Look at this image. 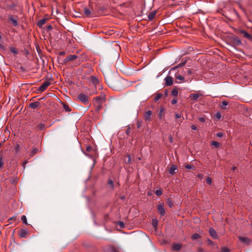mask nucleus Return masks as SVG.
Instances as JSON below:
<instances>
[{
    "mask_svg": "<svg viewBox=\"0 0 252 252\" xmlns=\"http://www.w3.org/2000/svg\"><path fill=\"white\" fill-rule=\"evenodd\" d=\"M192 73V71L190 69H189L188 70V74H191Z\"/></svg>",
    "mask_w": 252,
    "mask_h": 252,
    "instance_id": "e2e57ef3",
    "label": "nucleus"
},
{
    "mask_svg": "<svg viewBox=\"0 0 252 252\" xmlns=\"http://www.w3.org/2000/svg\"><path fill=\"white\" fill-rule=\"evenodd\" d=\"M101 103H97V105L96 106V110L97 111H99L101 108Z\"/></svg>",
    "mask_w": 252,
    "mask_h": 252,
    "instance_id": "a19ab883",
    "label": "nucleus"
},
{
    "mask_svg": "<svg viewBox=\"0 0 252 252\" xmlns=\"http://www.w3.org/2000/svg\"><path fill=\"white\" fill-rule=\"evenodd\" d=\"M206 183L209 184V185H211V183H212V179L210 177H208L207 179H206Z\"/></svg>",
    "mask_w": 252,
    "mask_h": 252,
    "instance_id": "c03bdc74",
    "label": "nucleus"
},
{
    "mask_svg": "<svg viewBox=\"0 0 252 252\" xmlns=\"http://www.w3.org/2000/svg\"><path fill=\"white\" fill-rule=\"evenodd\" d=\"M111 252H119V251L118 249L115 248H112L110 250Z\"/></svg>",
    "mask_w": 252,
    "mask_h": 252,
    "instance_id": "a18cd8bd",
    "label": "nucleus"
},
{
    "mask_svg": "<svg viewBox=\"0 0 252 252\" xmlns=\"http://www.w3.org/2000/svg\"><path fill=\"white\" fill-rule=\"evenodd\" d=\"M216 117L218 119H220L221 118V115L220 113H217L216 115Z\"/></svg>",
    "mask_w": 252,
    "mask_h": 252,
    "instance_id": "603ef678",
    "label": "nucleus"
},
{
    "mask_svg": "<svg viewBox=\"0 0 252 252\" xmlns=\"http://www.w3.org/2000/svg\"><path fill=\"white\" fill-rule=\"evenodd\" d=\"M46 19H42L41 20H40V21H39L38 22V26L39 27H42L44 24H45L46 23Z\"/></svg>",
    "mask_w": 252,
    "mask_h": 252,
    "instance_id": "412c9836",
    "label": "nucleus"
},
{
    "mask_svg": "<svg viewBox=\"0 0 252 252\" xmlns=\"http://www.w3.org/2000/svg\"><path fill=\"white\" fill-rule=\"evenodd\" d=\"M105 82L109 87L114 89L117 86L116 81L111 77L108 76L105 78Z\"/></svg>",
    "mask_w": 252,
    "mask_h": 252,
    "instance_id": "f257e3e1",
    "label": "nucleus"
},
{
    "mask_svg": "<svg viewBox=\"0 0 252 252\" xmlns=\"http://www.w3.org/2000/svg\"><path fill=\"white\" fill-rule=\"evenodd\" d=\"M3 154L0 153V169L3 166Z\"/></svg>",
    "mask_w": 252,
    "mask_h": 252,
    "instance_id": "a878e982",
    "label": "nucleus"
},
{
    "mask_svg": "<svg viewBox=\"0 0 252 252\" xmlns=\"http://www.w3.org/2000/svg\"><path fill=\"white\" fill-rule=\"evenodd\" d=\"M199 121L200 122L204 123L205 122V119L204 117H199Z\"/></svg>",
    "mask_w": 252,
    "mask_h": 252,
    "instance_id": "de8ad7c7",
    "label": "nucleus"
},
{
    "mask_svg": "<svg viewBox=\"0 0 252 252\" xmlns=\"http://www.w3.org/2000/svg\"><path fill=\"white\" fill-rule=\"evenodd\" d=\"M182 245L179 244H173L172 245V249L173 251H179L181 250Z\"/></svg>",
    "mask_w": 252,
    "mask_h": 252,
    "instance_id": "ddd939ff",
    "label": "nucleus"
},
{
    "mask_svg": "<svg viewBox=\"0 0 252 252\" xmlns=\"http://www.w3.org/2000/svg\"><path fill=\"white\" fill-rule=\"evenodd\" d=\"M223 133L222 132H218L217 133V136L219 137H222L223 136Z\"/></svg>",
    "mask_w": 252,
    "mask_h": 252,
    "instance_id": "3c124183",
    "label": "nucleus"
},
{
    "mask_svg": "<svg viewBox=\"0 0 252 252\" xmlns=\"http://www.w3.org/2000/svg\"><path fill=\"white\" fill-rule=\"evenodd\" d=\"M236 168V167L235 166H233L232 168V170H235Z\"/></svg>",
    "mask_w": 252,
    "mask_h": 252,
    "instance_id": "774afa93",
    "label": "nucleus"
},
{
    "mask_svg": "<svg viewBox=\"0 0 252 252\" xmlns=\"http://www.w3.org/2000/svg\"><path fill=\"white\" fill-rule=\"evenodd\" d=\"M77 58V56L74 55H70L63 60V63L64 64H66L67 63V62L74 61L75 60H76Z\"/></svg>",
    "mask_w": 252,
    "mask_h": 252,
    "instance_id": "39448f33",
    "label": "nucleus"
},
{
    "mask_svg": "<svg viewBox=\"0 0 252 252\" xmlns=\"http://www.w3.org/2000/svg\"><path fill=\"white\" fill-rule=\"evenodd\" d=\"M125 162L127 163H130L131 162V157L130 155H127L125 159Z\"/></svg>",
    "mask_w": 252,
    "mask_h": 252,
    "instance_id": "7c9ffc66",
    "label": "nucleus"
},
{
    "mask_svg": "<svg viewBox=\"0 0 252 252\" xmlns=\"http://www.w3.org/2000/svg\"><path fill=\"white\" fill-rule=\"evenodd\" d=\"M209 232L210 235L214 239H217L218 238V235L215 231V230L212 228H210Z\"/></svg>",
    "mask_w": 252,
    "mask_h": 252,
    "instance_id": "f8f14e48",
    "label": "nucleus"
},
{
    "mask_svg": "<svg viewBox=\"0 0 252 252\" xmlns=\"http://www.w3.org/2000/svg\"><path fill=\"white\" fill-rule=\"evenodd\" d=\"M238 239L240 241L246 244H249L250 242V239L248 237L239 236Z\"/></svg>",
    "mask_w": 252,
    "mask_h": 252,
    "instance_id": "9b49d317",
    "label": "nucleus"
},
{
    "mask_svg": "<svg viewBox=\"0 0 252 252\" xmlns=\"http://www.w3.org/2000/svg\"><path fill=\"white\" fill-rule=\"evenodd\" d=\"M165 84L167 86H171L173 84V78L170 76H167L165 78Z\"/></svg>",
    "mask_w": 252,
    "mask_h": 252,
    "instance_id": "6e6552de",
    "label": "nucleus"
},
{
    "mask_svg": "<svg viewBox=\"0 0 252 252\" xmlns=\"http://www.w3.org/2000/svg\"><path fill=\"white\" fill-rule=\"evenodd\" d=\"M50 82L48 81H44L38 88V91L40 92H43L50 85Z\"/></svg>",
    "mask_w": 252,
    "mask_h": 252,
    "instance_id": "7ed1b4c3",
    "label": "nucleus"
},
{
    "mask_svg": "<svg viewBox=\"0 0 252 252\" xmlns=\"http://www.w3.org/2000/svg\"><path fill=\"white\" fill-rule=\"evenodd\" d=\"M38 149L36 148H33L30 153V156L33 157L38 152Z\"/></svg>",
    "mask_w": 252,
    "mask_h": 252,
    "instance_id": "bb28decb",
    "label": "nucleus"
},
{
    "mask_svg": "<svg viewBox=\"0 0 252 252\" xmlns=\"http://www.w3.org/2000/svg\"><path fill=\"white\" fill-rule=\"evenodd\" d=\"M152 114V112L150 110L145 112V113L144 114L145 120L146 121H151Z\"/></svg>",
    "mask_w": 252,
    "mask_h": 252,
    "instance_id": "1a4fd4ad",
    "label": "nucleus"
},
{
    "mask_svg": "<svg viewBox=\"0 0 252 252\" xmlns=\"http://www.w3.org/2000/svg\"><path fill=\"white\" fill-rule=\"evenodd\" d=\"M177 169V166L173 164L171 166L170 169H169V173L173 175L175 173V171Z\"/></svg>",
    "mask_w": 252,
    "mask_h": 252,
    "instance_id": "2eb2a0df",
    "label": "nucleus"
},
{
    "mask_svg": "<svg viewBox=\"0 0 252 252\" xmlns=\"http://www.w3.org/2000/svg\"><path fill=\"white\" fill-rule=\"evenodd\" d=\"M228 105V102L226 101H223L221 102L220 107L222 109H225L226 106Z\"/></svg>",
    "mask_w": 252,
    "mask_h": 252,
    "instance_id": "393cba45",
    "label": "nucleus"
},
{
    "mask_svg": "<svg viewBox=\"0 0 252 252\" xmlns=\"http://www.w3.org/2000/svg\"><path fill=\"white\" fill-rule=\"evenodd\" d=\"M178 91L176 90H173L172 91V94L174 96H176L178 95Z\"/></svg>",
    "mask_w": 252,
    "mask_h": 252,
    "instance_id": "58836bf2",
    "label": "nucleus"
},
{
    "mask_svg": "<svg viewBox=\"0 0 252 252\" xmlns=\"http://www.w3.org/2000/svg\"><path fill=\"white\" fill-rule=\"evenodd\" d=\"M186 63V62H182L179 64H178L177 65V67H178V68L179 67H182V66H183L184 65H185Z\"/></svg>",
    "mask_w": 252,
    "mask_h": 252,
    "instance_id": "37998d69",
    "label": "nucleus"
},
{
    "mask_svg": "<svg viewBox=\"0 0 252 252\" xmlns=\"http://www.w3.org/2000/svg\"><path fill=\"white\" fill-rule=\"evenodd\" d=\"M185 167L186 168L188 169H192V168H194V166L190 165V164H187L186 166H185Z\"/></svg>",
    "mask_w": 252,
    "mask_h": 252,
    "instance_id": "79ce46f5",
    "label": "nucleus"
},
{
    "mask_svg": "<svg viewBox=\"0 0 252 252\" xmlns=\"http://www.w3.org/2000/svg\"><path fill=\"white\" fill-rule=\"evenodd\" d=\"M9 19L12 22V24L14 26H17L18 25V22L16 18L12 16H10Z\"/></svg>",
    "mask_w": 252,
    "mask_h": 252,
    "instance_id": "4468645a",
    "label": "nucleus"
},
{
    "mask_svg": "<svg viewBox=\"0 0 252 252\" xmlns=\"http://www.w3.org/2000/svg\"><path fill=\"white\" fill-rule=\"evenodd\" d=\"M80 63V61H78L77 63H76V64H75V65H78V64H79Z\"/></svg>",
    "mask_w": 252,
    "mask_h": 252,
    "instance_id": "69168bd1",
    "label": "nucleus"
},
{
    "mask_svg": "<svg viewBox=\"0 0 252 252\" xmlns=\"http://www.w3.org/2000/svg\"><path fill=\"white\" fill-rule=\"evenodd\" d=\"M172 104H175L177 103V100L176 99H173L171 102Z\"/></svg>",
    "mask_w": 252,
    "mask_h": 252,
    "instance_id": "bf43d9fd",
    "label": "nucleus"
},
{
    "mask_svg": "<svg viewBox=\"0 0 252 252\" xmlns=\"http://www.w3.org/2000/svg\"><path fill=\"white\" fill-rule=\"evenodd\" d=\"M211 144L216 148H218L220 146V144L219 142L215 141H212Z\"/></svg>",
    "mask_w": 252,
    "mask_h": 252,
    "instance_id": "2f4dec72",
    "label": "nucleus"
},
{
    "mask_svg": "<svg viewBox=\"0 0 252 252\" xmlns=\"http://www.w3.org/2000/svg\"><path fill=\"white\" fill-rule=\"evenodd\" d=\"M10 182L12 184H15L16 182V178H11L10 179Z\"/></svg>",
    "mask_w": 252,
    "mask_h": 252,
    "instance_id": "49530a36",
    "label": "nucleus"
},
{
    "mask_svg": "<svg viewBox=\"0 0 252 252\" xmlns=\"http://www.w3.org/2000/svg\"><path fill=\"white\" fill-rule=\"evenodd\" d=\"M200 236L198 234L195 233L192 235L191 238L192 240H197V239H199L200 238Z\"/></svg>",
    "mask_w": 252,
    "mask_h": 252,
    "instance_id": "c85d7f7f",
    "label": "nucleus"
},
{
    "mask_svg": "<svg viewBox=\"0 0 252 252\" xmlns=\"http://www.w3.org/2000/svg\"><path fill=\"white\" fill-rule=\"evenodd\" d=\"M27 161H25L23 163V166L24 167L25 165L27 164Z\"/></svg>",
    "mask_w": 252,
    "mask_h": 252,
    "instance_id": "0e129e2a",
    "label": "nucleus"
},
{
    "mask_svg": "<svg viewBox=\"0 0 252 252\" xmlns=\"http://www.w3.org/2000/svg\"><path fill=\"white\" fill-rule=\"evenodd\" d=\"M167 203L168 205V206L170 207V208H171L173 206V203H172V202L171 201V200L169 199H168L167 201Z\"/></svg>",
    "mask_w": 252,
    "mask_h": 252,
    "instance_id": "c9c22d12",
    "label": "nucleus"
},
{
    "mask_svg": "<svg viewBox=\"0 0 252 252\" xmlns=\"http://www.w3.org/2000/svg\"><path fill=\"white\" fill-rule=\"evenodd\" d=\"M199 97V95L198 94H192L190 95V98L192 100H196Z\"/></svg>",
    "mask_w": 252,
    "mask_h": 252,
    "instance_id": "6ab92c4d",
    "label": "nucleus"
},
{
    "mask_svg": "<svg viewBox=\"0 0 252 252\" xmlns=\"http://www.w3.org/2000/svg\"><path fill=\"white\" fill-rule=\"evenodd\" d=\"M108 185L110 186L111 189H113L114 188V185L113 181L111 179H109L108 182Z\"/></svg>",
    "mask_w": 252,
    "mask_h": 252,
    "instance_id": "5701e85b",
    "label": "nucleus"
},
{
    "mask_svg": "<svg viewBox=\"0 0 252 252\" xmlns=\"http://www.w3.org/2000/svg\"><path fill=\"white\" fill-rule=\"evenodd\" d=\"M130 132V127H127L126 129V133L127 135H128L129 134V133Z\"/></svg>",
    "mask_w": 252,
    "mask_h": 252,
    "instance_id": "09e8293b",
    "label": "nucleus"
},
{
    "mask_svg": "<svg viewBox=\"0 0 252 252\" xmlns=\"http://www.w3.org/2000/svg\"><path fill=\"white\" fill-rule=\"evenodd\" d=\"M92 149V148L91 146H88L86 148V151L88 152H90Z\"/></svg>",
    "mask_w": 252,
    "mask_h": 252,
    "instance_id": "864d4df0",
    "label": "nucleus"
},
{
    "mask_svg": "<svg viewBox=\"0 0 252 252\" xmlns=\"http://www.w3.org/2000/svg\"><path fill=\"white\" fill-rule=\"evenodd\" d=\"M169 140L170 143L173 142V137L171 136H169Z\"/></svg>",
    "mask_w": 252,
    "mask_h": 252,
    "instance_id": "13d9d810",
    "label": "nucleus"
},
{
    "mask_svg": "<svg viewBox=\"0 0 252 252\" xmlns=\"http://www.w3.org/2000/svg\"><path fill=\"white\" fill-rule=\"evenodd\" d=\"M177 68H178V67H177V65L175 66V67H172L171 69V70H176Z\"/></svg>",
    "mask_w": 252,
    "mask_h": 252,
    "instance_id": "680f3d73",
    "label": "nucleus"
},
{
    "mask_svg": "<svg viewBox=\"0 0 252 252\" xmlns=\"http://www.w3.org/2000/svg\"><path fill=\"white\" fill-rule=\"evenodd\" d=\"M63 107L64 110L66 112H70V111H71V109H70V107H69V106L67 104H63Z\"/></svg>",
    "mask_w": 252,
    "mask_h": 252,
    "instance_id": "cd10ccee",
    "label": "nucleus"
},
{
    "mask_svg": "<svg viewBox=\"0 0 252 252\" xmlns=\"http://www.w3.org/2000/svg\"><path fill=\"white\" fill-rule=\"evenodd\" d=\"M161 96H162V94H156V95H155V96L154 97L155 101L158 100L161 98Z\"/></svg>",
    "mask_w": 252,
    "mask_h": 252,
    "instance_id": "c756f323",
    "label": "nucleus"
},
{
    "mask_svg": "<svg viewBox=\"0 0 252 252\" xmlns=\"http://www.w3.org/2000/svg\"><path fill=\"white\" fill-rule=\"evenodd\" d=\"M105 95L102 94L99 96H96L94 98V101H96L97 103H102L105 100Z\"/></svg>",
    "mask_w": 252,
    "mask_h": 252,
    "instance_id": "20e7f679",
    "label": "nucleus"
},
{
    "mask_svg": "<svg viewBox=\"0 0 252 252\" xmlns=\"http://www.w3.org/2000/svg\"><path fill=\"white\" fill-rule=\"evenodd\" d=\"M47 29H48V30H52V26H51V25H49V26L47 27Z\"/></svg>",
    "mask_w": 252,
    "mask_h": 252,
    "instance_id": "052dcab7",
    "label": "nucleus"
},
{
    "mask_svg": "<svg viewBox=\"0 0 252 252\" xmlns=\"http://www.w3.org/2000/svg\"><path fill=\"white\" fill-rule=\"evenodd\" d=\"M220 252H230V250L227 248L224 247L221 249Z\"/></svg>",
    "mask_w": 252,
    "mask_h": 252,
    "instance_id": "4c0bfd02",
    "label": "nucleus"
},
{
    "mask_svg": "<svg viewBox=\"0 0 252 252\" xmlns=\"http://www.w3.org/2000/svg\"><path fill=\"white\" fill-rule=\"evenodd\" d=\"M11 51L16 54L17 53V51H16L15 49H14V48L11 49Z\"/></svg>",
    "mask_w": 252,
    "mask_h": 252,
    "instance_id": "6e6d98bb",
    "label": "nucleus"
},
{
    "mask_svg": "<svg viewBox=\"0 0 252 252\" xmlns=\"http://www.w3.org/2000/svg\"><path fill=\"white\" fill-rule=\"evenodd\" d=\"M27 234V231L26 229H22L19 232V236L21 237H25Z\"/></svg>",
    "mask_w": 252,
    "mask_h": 252,
    "instance_id": "a211bd4d",
    "label": "nucleus"
},
{
    "mask_svg": "<svg viewBox=\"0 0 252 252\" xmlns=\"http://www.w3.org/2000/svg\"><path fill=\"white\" fill-rule=\"evenodd\" d=\"M78 98L84 104H89V100L88 96L83 94H80L78 95Z\"/></svg>",
    "mask_w": 252,
    "mask_h": 252,
    "instance_id": "f03ea898",
    "label": "nucleus"
},
{
    "mask_svg": "<svg viewBox=\"0 0 252 252\" xmlns=\"http://www.w3.org/2000/svg\"><path fill=\"white\" fill-rule=\"evenodd\" d=\"M152 222L153 225L154 226V227H156L158 225L157 220L156 219L153 220Z\"/></svg>",
    "mask_w": 252,
    "mask_h": 252,
    "instance_id": "ea45409f",
    "label": "nucleus"
},
{
    "mask_svg": "<svg viewBox=\"0 0 252 252\" xmlns=\"http://www.w3.org/2000/svg\"><path fill=\"white\" fill-rule=\"evenodd\" d=\"M182 115L181 114H178V113L175 114V118L176 119L181 118H182Z\"/></svg>",
    "mask_w": 252,
    "mask_h": 252,
    "instance_id": "8fccbe9b",
    "label": "nucleus"
},
{
    "mask_svg": "<svg viewBox=\"0 0 252 252\" xmlns=\"http://www.w3.org/2000/svg\"><path fill=\"white\" fill-rule=\"evenodd\" d=\"M234 41L236 42L238 45H240L241 44V41L240 39L238 37H235L234 38Z\"/></svg>",
    "mask_w": 252,
    "mask_h": 252,
    "instance_id": "f704fd0d",
    "label": "nucleus"
},
{
    "mask_svg": "<svg viewBox=\"0 0 252 252\" xmlns=\"http://www.w3.org/2000/svg\"><path fill=\"white\" fill-rule=\"evenodd\" d=\"M162 190L161 189H158V190H157L155 192V194L157 195V196H160L162 194Z\"/></svg>",
    "mask_w": 252,
    "mask_h": 252,
    "instance_id": "e433bc0d",
    "label": "nucleus"
},
{
    "mask_svg": "<svg viewBox=\"0 0 252 252\" xmlns=\"http://www.w3.org/2000/svg\"><path fill=\"white\" fill-rule=\"evenodd\" d=\"M20 149H21V147H20V145L19 144H17L15 146L14 148V152L16 153H18L19 152Z\"/></svg>",
    "mask_w": 252,
    "mask_h": 252,
    "instance_id": "b1692460",
    "label": "nucleus"
},
{
    "mask_svg": "<svg viewBox=\"0 0 252 252\" xmlns=\"http://www.w3.org/2000/svg\"><path fill=\"white\" fill-rule=\"evenodd\" d=\"M191 128L193 130H196L197 129V127L193 125L191 126Z\"/></svg>",
    "mask_w": 252,
    "mask_h": 252,
    "instance_id": "5fc2aeb1",
    "label": "nucleus"
},
{
    "mask_svg": "<svg viewBox=\"0 0 252 252\" xmlns=\"http://www.w3.org/2000/svg\"><path fill=\"white\" fill-rule=\"evenodd\" d=\"M156 11L151 12L148 16V19L149 20H152L155 17Z\"/></svg>",
    "mask_w": 252,
    "mask_h": 252,
    "instance_id": "aec40b11",
    "label": "nucleus"
},
{
    "mask_svg": "<svg viewBox=\"0 0 252 252\" xmlns=\"http://www.w3.org/2000/svg\"><path fill=\"white\" fill-rule=\"evenodd\" d=\"M84 13L86 16L90 17L92 14V11L90 9L87 8H85L84 9Z\"/></svg>",
    "mask_w": 252,
    "mask_h": 252,
    "instance_id": "dca6fc26",
    "label": "nucleus"
},
{
    "mask_svg": "<svg viewBox=\"0 0 252 252\" xmlns=\"http://www.w3.org/2000/svg\"><path fill=\"white\" fill-rule=\"evenodd\" d=\"M239 32L240 33H241L242 34H243L244 37H245L248 39H250V40L252 39V36H251V35L250 34L246 31H245L244 30H240L239 31Z\"/></svg>",
    "mask_w": 252,
    "mask_h": 252,
    "instance_id": "423d86ee",
    "label": "nucleus"
},
{
    "mask_svg": "<svg viewBox=\"0 0 252 252\" xmlns=\"http://www.w3.org/2000/svg\"><path fill=\"white\" fill-rule=\"evenodd\" d=\"M158 210L161 216H164L165 215V210L163 204L158 205Z\"/></svg>",
    "mask_w": 252,
    "mask_h": 252,
    "instance_id": "0eeeda50",
    "label": "nucleus"
},
{
    "mask_svg": "<svg viewBox=\"0 0 252 252\" xmlns=\"http://www.w3.org/2000/svg\"><path fill=\"white\" fill-rule=\"evenodd\" d=\"M21 220L24 223H25V224H28L27 218L25 216L23 215L21 217Z\"/></svg>",
    "mask_w": 252,
    "mask_h": 252,
    "instance_id": "473e14b6",
    "label": "nucleus"
},
{
    "mask_svg": "<svg viewBox=\"0 0 252 252\" xmlns=\"http://www.w3.org/2000/svg\"><path fill=\"white\" fill-rule=\"evenodd\" d=\"M175 78L176 79V80H179L180 81H183L185 79L184 77H183L182 75H179V74L176 75Z\"/></svg>",
    "mask_w": 252,
    "mask_h": 252,
    "instance_id": "4be33fe9",
    "label": "nucleus"
},
{
    "mask_svg": "<svg viewBox=\"0 0 252 252\" xmlns=\"http://www.w3.org/2000/svg\"><path fill=\"white\" fill-rule=\"evenodd\" d=\"M45 127V125L44 124H42V123H40L39 124L38 126H37V128L39 129V130H42Z\"/></svg>",
    "mask_w": 252,
    "mask_h": 252,
    "instance_id": "72a5a7b5",
    "label": "nucleus"
},
{
    "mask_svg": "<svg viewBox=\"0 0 252 252\" xmlns=\"http://www.w3.org/2000/svg\"><path fill=\"white\" fill-rule=\"evenodd\" d=\"M120 198H121V199H122V200H124V199H125V197L124 196H121Z\"/></svg>",
    "mask_w": 252,
    "mask_h": 252,
    "instance_id": "338daca9",
    "label": "nucleus"
},
{
    "mask_svg": "<svg viewBox=\"0 0 252 252\" xmlns=\"http://www.w3.org/2000/svg\"><path fill=\"white\" fill-rule=\"evenodd\" d=\"M119 225L121 228H123L124 226V224L123 222H120Z\"/></svg>",
    "mask_w": 252,
    "mask_h": 252,
    "instance_id": "4d7b16f0",
    "label": "nucleus"
},
{
    "mask_svg": "<svg viewBox=\"0 0 252 252\" xmlns=\"http://www.w3.org/2000/svg\"><path fill=\"white\" fill-rule=\"evenodd\" d=\"M39 104V102L38 101H35L32 102L30 104V107L32 109H35Z\"/></svg>",
    "mask_w": 252,
    "mask_h": 252,
    "instance_id": "f3484780",
    "label": "nucleus"
},
{
    "mask_svg": "<svg viewBox=\"0 0 252 252\" xmlns=\"http://www.w3.org/2000/svg\"><path fill=\"white\" fill-rule=\"evenodd\" d=\"M90 81L92 83H93L95 86V87L97 84L99 83V81L98 79L94 76H91L90 77Z\"/></svg>",
    "mask_w": 252,
    "mask_h": 252,
    "instance_id": "9d476101",
    "label": "nucleus"
}]
</instances>
